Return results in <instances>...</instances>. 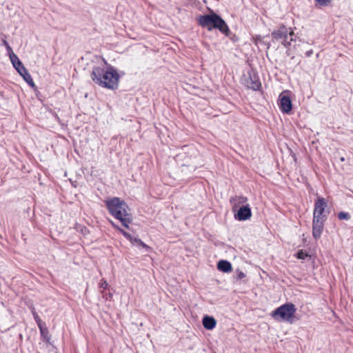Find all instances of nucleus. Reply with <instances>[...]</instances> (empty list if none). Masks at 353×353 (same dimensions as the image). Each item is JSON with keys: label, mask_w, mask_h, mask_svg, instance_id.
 Wrapping results in <instances>:
<instances>
[{"label": "nucleus", "mask_w": 353, "mask_h": 353, "mask_svg": "<svg viewBox=\"0 0 353 353\" xmlns=\"http://www.w3.org/2000/svg\"><path fill=\"white\" fill-rule=\"evenodd\" d=\"M252 216L250 208L248 204L239 208L237 213L235 214V219L239 221H245L249 219Z\"/></svg>", "instance_id": "8"}, {"label": "nucleus", "mask_w": 353, "mask_h": 353, "mask_svg": "<svg viewBox=\"0 0 353 353\" xmlns=\"http://www.w3.org/2000/svg\"><path fill=\"white\" fill-rule=\"evenodd\" d=\"M309 255L307 254V253L303 252V250L299 251L296 254V257L299 259H305Z\"/></svg>", "instance_id": "19"}, {"label": "nucleus", "mask_w": 353, "mask_h": 353, "mask_svg": "<svg viewBox=\"0 0 353 353\" xmlns=\"http://www.w3.org/2000/svg\"><path fill=\"white\" fill-rule=\"evenodd\" d=\"M245 276H246V275H245V273H243V272H241V271H239V272H238V274H237V278H238L239 279H242L245 278Z\"/></svg>", "instance_id": "24"}, {"label": "nucleus", "mask_w": 353, "mask_h": 353, "mask_svg": "<svg viewBox=\"0 0 353 353\" xmlns=\"http://www.w3.org/2000/svg\"><path fill=\"white\" fill-rule=\"evenodd\" d=\"M245 84L248 88L253 90H258L261 87V82L259 78L255 75H250V77L245 79Z\"/></svg>", "instance_id": "10"}, {"label": "nucleus", "mask_w": 353, "mask_h": 353, "mask_svg": "<svg viewBox=\"0 0 353 353\" xmlns=\"http://www.w3.org/2000/svg\"><path fill=\"white\" fill-rule=\"evenodd\" d=\"M315 1L320 6H327L331 3L332 0H315Z\"/></svg>", "instance_id": "18"}, {"label": "nucleus", "mask_w": 353, "mask_h": 353, "mask_svg": "<svg viewBox=\"0 0 353 353\" xmlns=\"http://www.w3.org/2000/svg\"><path fill=\"white\" fill-rule=\"evenodd\" d=\"M105 204L110 213L119 219L125 228H128L132 221L128 205L118 197L105 201Z\"/></svg>", "instance_id": "2"}, {"label": "nucleus", "mask_w": 353, "mask_h": 353, "mask_svg": "<svg viewBox=\"0 0 353 353\" xmlns=\"http://www.w3.org/2000/svg\"><path fill=\"white\" fill-rule=\"evenodd\" d=\"M296 311L292 303H285L272 312V316L276 321H284L292 323V319Z\"/></svg>", "instance_id": "4"}, {"label": "nucleus", "mask_w": 353, "mask_h": 353, "mask_svg": "<svg viewBox=\"0 0 353 353\" xmlns=\"http://www.w3.org/2000/svg\"><path fill=\"white\" fill-rule=\"evenodd\" d=\"M33 315H34V318L36 322L37 323L39 327L41 328V319L39 318L38 314L34 312H33Z\"/></svg>", "instance_id": "22"}, {"label": "nucleus", "mask_w": 353, "mask_h": 353, "mask_svg": "<svg viewBox=\"0 0 353 353\" xmlns=\"http://www.w3.org/2000/svg\"><path fill=\"white\" fill-rule=\"evenodd\" d=\"M216 324V320L213 317L206 316L203 319V327L207 330H212Z\"/></svg>", "instance_id": "11"}, {"label": "nucleus", "mask_w": 353, "mask_h": 353, "mask_svg": "<svg viewBox=\"0 0 353 353\" xmlns=\"http://www.w3.org/2000/svg\"><path fill=\"white\" fill-rule=\"evenodd\" d=\"M312 54H313L312 50H310L307 51L305 53L306 56L308 57H310Z\"/></svg>", "instance_id": "26"}, {"label": "nucleus", "mask_w": 353, "mask_h": 353, "mask_svg": "<svg viewBox=\"0 0 353 353\" xmlns=\"http://www.w3.org/2000/svg\"><path fill=\"white\" fill-rule=\"evenodd\" d=\"M338 218L340 220H348L350 216L347 212H341L338 214Z\"/></svg>", "instance_id": "17"}, {"label": "nucleus", "mask_w": 353, "mask_h": 353, "mask_svg": "<svg viewBox=\"0 0 353 353\" xmlns=\"http://www.w3.org/2000/svg\"><path fill=\"white\" fill-rule=\"evenodd\" d=\"M20 75L23 77V79L26 81V82L29 84L31 87H34L35 84L32 79L31 75L26 70L23 73L20 74Z\"/></svg>", "instance_id": "15"}, {"label": "nucleus", "mask_w": 353, "mask_h": 353, "mask_svg": "<svg viewBox=\"0 0 353 353\" xmlns=\"http://www.w3.org/2000/svg\"><path fill=\"white\" fill-rule=\"evenodd\" d=\"M198 22L201 26L210 31L213 28H216L227 36L230 33L229 28L225 21L214 12L200 16L198 18Z\"/></svg>", "instance_id": "3"}, {"label": "nucleus", "mask_w": 353, "mask_h": 353, "mask_svg": "<svg viewBox=\"0 0 353 353\" xmlns=\"http://www.w3.org/2000/svg\"><path fill=\"white\" fill-rule=\"evenodd\" d=\"M254 39L255 44H257L258 42L261 41V38L259 36L256 37L255 38H254Z\"/></svg>", "instance_id": "25"}, {"label": "nucleus", "mask_w": 353, "mask_h": 353, "mask_svg": "<svg viewBox=\"0 0 353 353\" xmlns=\"http://www.w3.org/2000/svg\"><path fill=\"white\" fill-rule=\"evenodd\" d=\"M112 294H111V293H110V294H108V297H109V298H111V297H112Z\"/></svg>", "instance_id": "29"}, {"label": "nucleus", "mask_w": 353, "mask_h": 353, "mask_svg": "<svg viewBox=\"0 0 353 353\" xmlns=\"http://www.w3.org/2000/svg\"><path fill=\"white\" fill-rule=\"evenodd\" d=\"M272 37L275 40H282V45L286 48L290 46L291 41H294L293 38L288 41V29L284 25L281 26L277 30L272 31Z\"/></svg>", "instance_id": "5"}, {"label": "nucleus", "mask_w": 353, "mask_h": 353, "mask_svg": "<svg viewBox=\"0 0 353 353\" xmlns=\"http://www.w3.org/2000/svg\"><path fill=\"white\" fill-rule=\"evenodd\" d=\"M279 101H280V108L282 110V112L285 113H289L292 110V101L290 98L284 94H280L279 96Z\"/></svg>", "instance_id": "9"}, {"label": "nucleus", "mask_w": 353, "mask_h": 353, "mask_svg": "<svg viewBox=\"0 0 353 353\" xmlns=\"http://www.w3.org/2000/svg\"><path fill=\"white\" fill-rule=\"evenodd\" d=\"M327 201L324 198H319L314 204L313 212V219L325 220V214H324L325 209L327 207Z\"/></svg>", "instance_id": "6"}, {"label": "nucleus", "mask_w": 353, "mask_h": 353, "mask_svg": "<svg viewBox=\"0 0 353 353\" xmlns=\"http://www.w3.org/2000/svg\"><path fill=\"white\" fill-rule=\"evenodd\" d=\"M91 78L95 83L103 88L114 90L119 85V75L112 66H109L106 69L94 67L91 74Z\"/></svg>", "instance_id": "1"}, {"label": "nucleus", "mask_w": 353, "mask_h": 353, "mask_svg": "<svg viewBox=\"0 0 353 353\" xmlns=\"http://www.w3.org/2000/svg\"><path fill=\"white\" fill-rule=\"evenodd\" d=\"M118 230L127 239H128L130 241H131L132 243L133 242H137V243H139L140 245H141L144 248H148V246L143 242L141 241L140 239H134L132 235L129 233H128L127 232L124 231L123 230L121 229V228H118Z\"/></svg>", "instance_id": "13"}, {"label": "nucleus", "mask_w": 353, "mask_h": 353, "mask_svg": "<svg viewBox=\"0 0 353 353\" xmlns=\"http://www.w3.org/2000/svg\"><path fill=\"white\" fill-rule=\"evenodd\" d=\"M3 43L8 50V55L11 54L12 52H14L12 51V49L11 48V47L10 46V45L8 44V43L7 42V41L6 39L3 40Z\"/></svg>", "instance_id": "20"}, {"label": "nucleus", "mask_w": 353, "mask_h": 353, "mask_svg": "<svg viewBox=\"0 0 353 353\" xmlns=\"http://www.w3.org/2000/svg\"><path fill=\"white\" fill-rule=\"evenodd\" d=\"M111 224L112 225L116 228L117 230H118V228H119L115 223H114L113 222H111Z\"/></svg>", "instance_id": "27"}, {"label": "nucleus", "mask_w": 353, "mask_h": 353, "mask_svg": "<svg viewBox=\"0 0 353 353\" xmlns=\"http://www.w3.org/2000/svg\"><path fill=\"white\" fill-rule=\"evenodd\" d=\"M288 34L292 38V36L294 35V32L291 30L290 32H288Z\"/></svg>", "instance_id": "28"}, {"label": "nucleus", "mask_w": 353, "mask_h": 353, "mask_svg": "<svg viewBox=\"0 0 353 353\" xmlns=\"http://www.w3.org/2000/svg\"><path fill=\"white\" fill-rule=\"evenodd\" d=\"M218 269L223 272H230L232 271V265L230 262L225 260H221L218 263Z\"/></svg>", "instance_id": "12"}, {"label": "nucleus", "mask_w": 353, "mask_h": 353, "mask_svg": "<svg viewBox=\"0 0 353 353\" xmlns=\"http://www.w3.org/2000/svg\"><path fill=\"white\" fill-rule=\"evenodd\" d=\"M325 220L313 219L312 235L315 239H319L322 234Z\"/></svg>", "instance_id": "7"}, {"label": "nucleus", "mask_w": 353, "mask_h": 353, "mask_svg": "<svg viewBox=\"0 0 353 353\" xmlns=\"http://www.w3.org/2000/svg\"><path fill=\"white\" fill-rule=\"evenodd\" d=\"M108 287V283L105 280H102L100 283V288L103 289H106Z\"/></svg>", "instance_id": "23"}, {"label": "nucleus", "mask_w": 353, "mask_h": 353, "mask_svg": "<svg viewBox=\"0 0 353 353\" xmlns=\"http://www.w3.org/2000/svg\"><path fill=\"white\" fill-rule=\"evenodd\" d=\"M9 58L14 68H17V65H20L21 61L14 52H12L11 54L9 55Z\"/></svg>", "instance_id": "16"}, {"label": "nucleus", "mask_w": 353, "mask_h": 353, "mask_svg": "<svg viewBox=\"0 0 353 353\" xmlns=\"http://www.w3.org/2000/svg\"><path fill=\"white\" fill-rule=\"evenodd\" d=\"M17 72L20 74L23 73L24 71H26L27 69L24 67L22 63H21L20 65H17V68H14Z\"/></svg>", "instance_id": "21"}, {"label": "nucleus", "mask_w": 353, "mask_h": 353, "mask_svg": "<svg viewBox=\"0 0 353 353\" xmlns=\"http://www.w3.org/2000/svg\"><path fill=\"white\" fill-rule=\"evenodd\" d=\"M248 199L246 197L243 196H236L231 199V202H234L233 208H236L239 205H243L247 202Z\"/></svg>", "instance_id": "14"}]
</instances>
